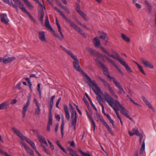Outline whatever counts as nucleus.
Masks as SVG:
<instances>
[{
    "label": "nucleus",
    "instance_id": "1",
    "mask_svg": "<svg viewBox=\"0 0 156 156\" xmlns=\"http://www.w3.org/2000/svg\"><path fill=\"white\" fill-rule=\"evenodd\" d=\"M60 47L63 51H64L66 54L69 55L74 61L73 62V67L77 71L80 72L82 75L85 77L86 79L89 82H91V80L90 77L87 75L82 70L79 65V61L77 58L76 56L72 52L70 51L67 49L62 45H60Z\"/></svg>",
    "mask_w": 156,
    "mask_h": 156
},
{
    "label": "nucleus",
    "instance_id": "2",
    "mask_svg": "<svg viewBox=\"0 0 156 156\" xmlns=\"http://www.w3.org/2000/svg\"><path fill=\"white\" fill-rule=\"evenodd\" d=\"M55 9L56 10L57 12H59L60 15L62 16V18L67 21L70 25L76 31H77L80 35L84 38L86 37V36L84 34L80 28L79 27L76 25L74 22L70 20V19L67 18L63 14V12L61 11L59 9L56 7H54Z\"/></svg>",
    "mask_w": 156,
    "mask_h": 156
},
{
    "label": "nucleus",
    "instance_id": "3",
    "mask_svg": "<svg viewBox=\"0 0 156 156\" xmlns=\"http://www.w3.org/2000/svg\"><path fill=\"white\" fill-rule=\"evenodd\" d=\"M89 82L90 83V84H89V86H90L91 85L93 86H94L97 90V91H96L94 88H92V90L96 95L98 96L96 97L97 101H101V99H102V98H101V95L103 93L101 91L100 88L95 83L94 80H91V82Z\"/></svg>",
    "mask_w": 156,
    "mask_h": 156
},
{
    "label": "nucleus",
    "instance_id": "4",
    "mask_svg": "<svg viewBox=\"0 0 156 156\" xmlns=\"http://www.w3.org/2000/svg\"><path fill=\"white\" fill-rule=\"evenodd\" d=\"M70 107V112L71 113V127H73L74 130L76 129V123L77 122L76 112L75 111H74L73 108L69 104Z\"/></svg>",
    "mask_w": 156,
    "mask_h": 156
},
{
    "label": "nucleus",
    "instance_id": "5",
    "mask_svg": "<svg viewBox=\"0 0 156 156\" xmlns=\"http://www.w3.org/2000/svg\"><path fill=\"white\" fill-rule=\"evenodd\" d=\"M115 59L119 61L121 65L124 66L128 72L132 73V72L130 67L119 55H117V57Z\"/></svg>",
    "mask_w": 156,
    "mask_h": 156
},
{
    "label": "nucleus",
    "instance_id": "6",
    "mask_svg": "<svg viewBox=\"0 0 156 156\" xmlns=\"http://www.w3.org/2000/svg\"><path fill=\"white\" fill-rule=\"evenodd\" d=\"M103 96L104 97L103 99L104 101H106L111 107H113V101L114 100V99L106 92L105 93Z\"/></svg>",
    "mask_w": 156,
    "mask_h": 156
},
{
    "label": "nucleus",
    "instance_id": "7",
    "mask_svg": "<svg viewBox=\"0 0 156 156\" xmlns=\"http://www.w3.org/2000/svg\"><path fill=\"white\" fill-rule=\"evenodd\" d=\"M98 32L100 39L103 41L105 44L106 45L108 40L107 34L101 31H99Z\"/></svg>",
    "mask_w": 156,
    "mask_h": 156
},
{
    "label": "nucleus",
    "instance_id": "8",
    "mask_svg": "<svg viewBox=\"0 0 156 156\" xmlns=\"http://www.w3.org/2000/svg\"><path fill=\"white\" fill-rule=\"evenodd\" d=\"M30 97H28L27 100V103L23 107L22 110V116L23 118H24L25 116L26 112L27 111V108L30 104Z\"/></svg>",
    "mask_w": 156,
    "mask_h": 156
},
{
    "label": "nucleus",
    "instance_id": "9",
    "mask_svg": "<svg viewBox=\"0 0 156 156\" xmlns=\"http://www.w3.org/2000/svg\"><path fill=\"white\" fill-rule=\"evenodd\" d=\"M141 60L143 64L146 67L150 69H153V66L149 61L147 60H144V58H142Z\"/></svg>",
    "mask_w": 156,
    "mask_h": 156
},
{
    "label": "nucleus",
    "instance_id": "10",
    "mask_svg": "<svg viewBox=\"0 0 156 156\" xmlns=\"http://www.w3.org/2000/svg\"><path fill=\"white\" fill-rule=\"evenodd\" d=\"M21 144L24 147L26 150L29 154L30 156H34L33 151L27 145L23 142H20Z\"/></svg>",
    "mask_w": 156,
    "mask_h": 156
},
{
    "label": "nucleus",
    "instance_id": "11",
    "mask_svg": "<svg viewBox=\"0 0 156 156\" xmlns=\"http://www.w3.org/2000/svg\"><path fill=\"white\" fill-rule=\"evenodd\" d=\"M102 71L103 72L104 74L107 77L109 78L110 79H112L113 80V82H114V81L116 80L115 79V78L114 77L111 76L108 72V70L107 69V68L105 67L102 69Z\"/></svg>",
    "mask_w": 156,
    "mask_h": 156
},
{
    "label": "nucleus",
    "instance_id": "12",
    "mask_svg": "<svg viewBox=\"0 0 156 156\" xmlns=\"http://www.w3.org/2000/svg\"><path fill=\"white\" fill-rule=\"evenodd\" d=\"M0 18L1 21L2 23L6 24L8 23L9 20L6 14L1 13L0 15Z\"/></svg>",
    "mask_w": 156,
    "mask_h": 156
},
{
    "label": "nucleus",
    "instance_id": "13",
    "mask_svg": "<svg viewBox=\"0 0 156 156\" xmlns=\"http://www.w3.org/2000/svg\"><path fill=\"white\" fill-rule=\"evenodd\" d=\"M120 109V112L123 115L131 120H133L132 118L128 115L127 111L123 106L121 107Z\"/></svg>",
    "mask_w": 156,
    "mask_h": 156
},
{
    "label": "nucleus",
    "instance_id": "14",
    "mask_svg": "<svg viewBox=\"0 0 156 156\" xmlns=\"http://www.w3.org/2000/svg\"><path fill=\"white\" fill-rule=\"evenodd\" d=\"M114 83L116 87L119 89V94H122V93H123V94H125L126 92L124 90L123 88L120 85L119 83L116 80L114 81Z\"/></svg>",
    "mask_w": 156,
    "mask_h": 156
},
{
    "label": "nucleus",
    "instance_id": "15",
    "mask_svg": "<svg viewBox=\"0 0 156 156\" xmlns=\"http://www.w3.org/2000/svg\"><path fill=\"white\" fill-rule=\"evenodd\" d=\"M100 48L103 52H104L106 54H107L108 56H109L110 57H112L115 59L116 57H117V55H119L118 53L116 52H114V53L115 54V55H110V54H109L108 51L102 47L101 46L100 47Z\"/></svg>",
    "mask_w": 156,
    "mask_h": 156
},
{
    "label": "nucleus",
    "instance_id": "16",
    "mask_svg": "<svg viewBox=\"0 0 156 156\" xmlns=\"http://www.w3.org/2000/svg\"><path fill=\"white\" fill-rule=\"evenodd\" d=\"M38 37L42 42L46 41L44 32L43 31H40L38 32Z\"/></svg>",
    "mask_w": 156,
    "mask_h": 156
},
{
    "label": "nucleus",
    "instance_id": "17",
    "mask_svg": "<svg viewBox=\"0 0 156 156\" xmlns=\"http://www.w3.org/2000/svg\"><path fill=\"white\" fill-rule=\"evenodd\" d=\"M12 129L14 131V133L20 138H21L22 140H23L25 139L24 136H23V134L21 133L17 129H16L14 127H12Z\"/></svg>",
    "mask_w": 156,
    "mask_h": 156
},
{
    "label": "nucleus",
    "instance_id": "18",
    "mask_svg": "<svg viewBox=\"0 0 156 156\" xmlns=\"http://www.w3.org/2000/svg\"><path fill=\"white\" fill-rule=\"evenodd\" d=\"M12 129L14 131V133L20 138H21L22 140H23L25 139L24 136H23V134L21 133L17 129H16L14 127H12Z\"/></svg>",
    "mask_w": 156,
    "mask_h": 156
},
{
    "label": "nucleus",
    "instance_id": "19",
    "mask_svg": "<svg viewBox=\"0 0 156 156\" xmlns=\"http://www.w3.org/2000/svg\"><path fill=\"white\" fill-rule=\"evenodd\" d=\"M129 134L130 136H132L134 134H135L137 136L139 135L138 129L136 128H133L132 129V132L130 131H129Z\"/></svg>",
    "mask_w": 156,
    "mask_h": 156
},
{
    "label": "nucleus",
    "instance_id": "20",
    "mask_svg": "<svg viewBox=\"0 0 156 156\" xmlns=\"http://www.w3.org/2000/svg\"><path fill=\"white\" fill-rule=\"evenodd\" d=\"M15 2V3L16 4V5L17 6H18L22 10H23V8H25V7H24L22 3L19 0H13Z\"/></svg>",
    "mask_w": 156,
    "mask_h": 156
},
{
    "label": "nucleus",
    "instance_id": "21",
    "mask_svg": "<svg viewBox=\"0 0 156 156\" xmlns=\"http://www.w3.org/2000/svg\"><path fill=\"white\" fill-rule=\"evenodd\" d=\"M113 106H114V105H115V107H114L117 109H119V110L121 108V107L122 106L117 100L115 101L114 100V101H113Z\"/></svg>",
    "mask_w": 156,
    "mask_h": 156
},
{
    "label": "nucleus",
    "instance_id": "22",
    "mask_svg": "<svg viewBox=\"0 0 156 156\" xmlns=\"http://www.w3.org/2000/svg\"><path fill=\"white\" fill-rule=\"evenodd\" d=\"M44 16V13L43 9L41 10L40 13L38 15V18L40 21L43 23V19Z\"/></svg>",
    "mask_w": 156,
    "mask_h": 156
},
{
    "label": "nucleus",
    "instance_id": "23",
    "mask_svg": "<svg viewBox=\"0 0 156 156\" xmlns=\"http://www.w3.org/2000/svg\"><path fill=\"white\" fill-rule=\"evenodd\" d=\"M38 138L39 140V141L41 142V143L42 144H44L47 145V144L45 138L44 137L42 136H39L38 137Z\"/></svg>",
    "mask_w": 156,
    "mask_h": 156
},
{
    "label": "nucleus",
    "instance_id": "24",
    "mask_svg": "<svg viewBox=\"0 0 156 156\" xmlns=\"http://www.w3.org/2000/svg\"><path fill=\"white\" fill-rule=\"evenodd\" d=\"M67 150L69 151V154L72 156H79L76 154V151L73 150L70 148H68Z\"/></svg>",
    "mask_w": 156,
    "mask_h": 156
},
{
    "label": "nucleus",
    "instance_id": "25",
    "mask_svg": "<svg viewBox=\"0 0 156 156\" xmlns=\"http://www.w3.org/2000/svg\"><path fill=\"white\" fill-rule=\"evenodd\" d=\"M98 37H95L93 39V42L96 47L100 46V41L98 40Z\"/></svg>",
    "mask_w": 156,
    "mask_h": 156
},
{
    "label": "nucleus",
    "instance_id": "26",
    "mask_svg": "<svg viewBox=\"0 0 156 156\" xmlns=\"http://www.w3.org/2000/svg\"><path fill=\"white\" fill-rule=\"evenodd\" d=\"M76 11L84 20H87V19L86 17V15L83 12L80 10L76 9Z\"/></svg>",
    "mask_w": 156,
    "mask_h": 156
},
{
    "label": "nucleus",
    "instance_id": "27",
    "mask_svg": "<svg viewBox=\"0 0 156 156\" xmlns=\"http://www.w3.org/2000/svg\"><path fill=\"white\" fill-rule=\"evenodd\" d=\"M85 95L86 96V97L87 98H88V100H89V101L90 102V104H91V105L93 107V108H94V109L95 110V111L96 112H97V108L95 107V106L94 105L93 103H92V101H91V100L90 99V98L89 97L88 94H87L86 93L85 94Z\"/></svg>",
    "mask_w": 156,
    "mask_h": 156
},
{
    "label": "nucleus",
    "instance_id": "28",
    "mask_svg": "<svg viewBox=\"0 0 156 156\" xmlns=\"http://www.w3.org/2000/svg\"><path fill=\"white\" fill-rule=\"evenodd\" d=\"M98 78L103 83L105 86L107 87H108L110 86L109 84L107 82V81L104 80L101 77L99 76L98 77Z\"/></svg>",
    "mask_w": 156,
    "mask_h": 156
},
{
    "label": "nucleus",
    "instance_id": "29",
    "mask_svg": "<svg viewBox=\"0 0 156 156\" xmlns=\"http://www.w3.org/2000/svg\"><path fill=\"white\" fill-rule=\"evenodd\" d=\"M121 37L123 40L127 42H129L130 40L129 38L127 37L124 34H121Z\"/></svg>",
    "mask_w": 156,
    "mask_h": 156
},
{
    "label": "nucleus",
    "instance_id": "30",
    "mask_svg": "<svg viewBox=\"0 0 156 156\" xmlns=\"http://www.w3.org/2000/svg\"><path fill=\"white\" fill-rule=\"evenodd\" d=\"M95 61L98 67L101 68L102 69L105 67V66L98 60L96 59Z\"/></svg>",
    "mask_w": 156,
    "mask_h": 156
},
{
    "label": "nucleus",
    "instance_id": "31",
    "mask_svg": "<svg viewBox=\"0 0 156 156\" xmlns=\"http://www.w3.org/2000/svg\"><path fill=\"white\" fill-rule=\"evenodd\" d=\"M64 120L63 118H62V122L61 126V134L62 135V137L63 136V131H64Z\"/></svg>",
    "mask_w": 156,
    "mask_h": 156
},
{
    "label": "nucleus",
    "instance_id": "32",
    "mask_svg": "<svg viewBox=\"0 0 156 156\" xmlns=\"http://www.w3.org/2000/svg\"><path fill=\"white\" fill-rule=\"evenodd\" d=\"M87 115L88 116V118H89L91 123L93 124L94 130H95V124L91 116L90 115L88 114Z\"/></svg>",
    "mask_w": 156,
    "mask_h": 156
},
{
    "label": "nucleus",
    "instance_id": "33",
    "mask_svg": "<svg viewBox=\"0 0 156 156\" xmlns=\"http://www.w3.org/2000/svg\"><path fill=\"white\" fill-rule=\"evenodd\" d=\"M3 109H7L9 108V101L2 103Z\"/></svg>",
    "mask_w": 156,
    "mask_h": 156
},
{
    "label": "nucleus",
    "instance_id": "34",
    "mask_svg": "<svg viewBox=\"0 0 156 156\" xmlns=\"http://www.w3.org/2000/svg\"><path fill=\"white\" fill-rule=\"evenodd\" d=\"M51 30L53 33V34L55 37L58 38L60 41H62L63 40L64 37H60L53 29L52 30Z\"/></svg>",
    "mask_w": 156,
    "mask_h": 156
},
{
    "label": "nucleus",
    "instance_id": "35",
    "mask_svg": "<svg viewBox=\"0 0 156 156\" xmlns=\"http://www.w3.org/2000/svg\"><path fill=\"white\" fill-rule=\"evenodd\" d=\"M100 55L101 57L103 58H105L108 62L111 63L112 64L114 62L110 58H109L106 55H103L102 54H100Z\"/></svg>",
    "mask_w": 156,
    "mask_h": 156
},
{
    "label": "nucleus",
    "instance_id": "36",
    "mask_svg": "<svg viewBox=\"0 0 156 156\" xmlns=\"http://www.w3.org/2000/svg\"><path fill=\"white\" fill-rule=\"evenodd\" d=\"M105 126L107 129L108 131L111 133V135L113 136L114 135V133L112 130L111 128L110 127L109 125L108 124V123L105 125Z\"/></svg>",
    "mask_w": 156,
    "mask_h": 156
},
{
    "label": "nucleus",
    "instance_id": "37",
    "mask_svg": "<svg viewBox=\"0 0 156 156\" xmlns=\"http://www.w3.org/2000/svg\"><path fill=\"white\" fill-rule=\"evenodd\" d=\"M56 144L59 147L62 151L64 153L68 154L65 149L60 145L58 141H57L56 142Z\"/></svg>",
    "mask_w": 156,
    "mask_h": 156
},
{
    "label": "nucleus",
    "instance_id": "38",
    "mask_svg": "<svg viewBox=\"0 0 156 156\" xmlns=\"http://www.w3.org/2000/svg\"><path fill=\"white\" fill-rule=\"evenodd\" d=\"M108 89H109V90L110 93L112 94L114 97H115L116 98H118V96L116 95L114 92L113 90L112 89L111 87L109 86L108 87Z\"/></svg>",
    "mask_w": 156,
    "mask_h": 156
},
{
    "label": "nucleus",
    "instance_id": "39",
    "mask_svg": "<svg viewBox=\"0 0 156 156\" xmlns=\"http://www.w3.org/2000/svg\"><path fill=\"white\" fill-rule=\"evenodd\" d=\"M112 65L116 69L119 71V72L122 74V75H123V73L121 70L119 68L117 65L114 62L112 64Z\"/></svg>",
    "mask_w": 156,
    "mask_h": 156
},
{
    "label": "nucleus",
    "instance_id": "40",
    "mask_svg": "<svg viewBox=\"0 0 156 156\" xmlns=\"http://www.w3.org/2000/svg\"><path fill=\"white\" fill-rule=\"evenodd\" d=\"M112 65L116 69L119 71V72L122 74V75H123V73L121 70L119 68L117 65L114 62L112 64Z\"/></svg>",
    "mask_w": 156,
    "mask_h": 156
},
{
    "label": "nucleus",
    "instance_id": "41",
    "mask_svg": "<svg viewBox=\"0 0 156 156\" xmlns=\"http://www.w3.org/2000/svg\"><path fill=\"white\" fill-rule=\"evenodd\" d=\"M145 149V141L144 140H143L142 144V146L140 149V154H141L144 151Z\"/></svg>",
    "mask_w": 156,
    "mask_h": 156
},
{
    "label": "nucleus",
    "instance_id": "42",
    "mask_svg": "<svg viewBox=\"0 0 156 156\" xmlns=\"http://www.w3.org/2000/svg\"><path fill=\"white\" fill-rule=\"evenodd\" d=\"M79 151L81 154L82 156H91V155L90 154L84 152L80 149L79 150Z\"/></svg>",
    "mask_w": 156,
    "mask_h": 156
},
{
    "label": "nucleus",
    "instance_id": "43",
    "mask_svg": "<svg viewBox=\"0 0 156 156\" xmlns=\"http://www.w3.org/2000/svg\"><path fill=\"white\" fill-rule=\"evenodd\" d=\"M41 109L40 107H37L35 109V113L37 115H39L41 113Z\"/></svg>",
    "mask_w": 156,
    "mask_h": 156
},
{
    "label": "nucleus",
    "instance_id": "44",
    "mask_svg": "<svg viewBox=\"0 0 156 156\" xmlns=\"http://www.w3.org/2000/svg\"><path fill=\"white\" fill-rule=\"evenodd\" d=\"M45 25L47 28L49 29L50 30H52V28L50 25L49 21H45Z\"/></svg>",
    "mask_w": 156,
    "mask_h": 156
},
{
    "label": "nucleus",
    "instance_id": "45",
    "mask_svg": "<svg viewBox=\"0 0 156 156\" xmlns=\"http://www.w3.org/2000/svg\"><path fill=\"white\" fill-rule=\"evenodd\" d=\"M138 68L139 69V70L144 75H146L144 71V70L142 66L140 65H138Z\"/></svg>",
    "mask_w": 156,
    "mask_h": 156
},
{
    "label": "nucleus",
    "instance_id": "46",
    "mask_svg": "<svg viewBox=\"0 0 156 156\" xmlns=\"http://www.w3.org/2000/svg\"><path fill=\"white\" fill-rule=\"evenodd\" d=\"M34 102L35 103L37 107H40L41 106L40 104L38 102V101L37 100V99L36 98H34Z\"/></svg>",
    "mask_w": 156,
    "mask_h": 156
},
{
    "label": "nucleus",
    "instance_id": "47",
    "mask_svg": "<svg viewBox=\"0 0 156 156\" xmlns=\"http://www.w3.org/2000/svg\"><path fill=\"white\" fill-rule=\"evenodd\" d=\"M23 10L22 11L23 12H25L30 17V18H31L32 20H34V18H33V17L31 16V15H30V14L29 13L26 9V8H23Z\"/></svg>",
    "mask_w": 156,
    "mask_h": 156
},
{
    "label": "nucleus",
    "instance_id": "48",
    "mask_svg": "<svg viewBox=\"0 0 156 156\" xmlns=\"http://www.w3.org/2000/svg\"><path fill=\"white\" fill-rule=\"evenodd\" d=\"M0 153L2 154L5 155V156H11V155H9L7 153L5 152L2 151L0 149Z\"/></svg>",
    "mask_w": 156,
    "mask_h": 156
},
{
    "label": "nucleus",
    "instance_id": "49",
    "mask_svg": "<svg viewBox=\"0 0 156 156\" xmlns=\"http://www.w3.org/2000/svg\"><path fill=\"white\" fill-rule=\"evenodd\" d=\"M100 116H101L97 112L96 113L95 116L94 117L95 119L98 122V119L100 118Z\"/></svg>",
    "mask_w": 156,
    "mask_h": 156
},
{
    "label": "nucleus",
    "instance_id": "50",
    "mask_svg": "<svg viewBox=\"0 0 156 156\" xmlns=\"http://www.w3.org/2000/svg\"><path fill=\"white\" fill-rule=\"evenodd\" d=\"M62 8L68 14L70 13V11L67 8L63 6H62Z\"/></svg>",
    "mask_w": 156,
    "mask_h": 156
},
{
    "label": "nucleus",
    "instance_id": "51",
    "mask_svg": "<svg viewBox=\"0 0 156 156\" xmlns=\"http://www.w3.org/2000/svg\"><path fill=\"white\" fill-rule=\"evenodd\" d=\"M65 114L66 118L67 119L68 121H69L70 119L69 112H65Z\"/></svg>",
    "mask_w": 156,
    "mask_h": 156
},
{
    "label": "nucleus",
    "instance_id": "52",
    "mask_svg": "<svg viewBox=\"0 0 156 156\" xmlns=\"http://www.w3.org/2000/svg\"><path fill=\"white\" fill-rule=\"evenodd\" d=\"M99 119L101 121L104 125L105 126V125L107 123L101 116H100Z\"/></svg>",
    "mask_w": 156,
    "mask_h": 156
},
{
    "label": "nucleus",
    "instance_id": "53",
    "mask_svg": "<svg viewBox=\"0 0 156 156\" xmlns=\"http://www.w3.org/2000/svg\"><path fill=\"white\" fill-rule=\"evenodd\" d=\"M112 107L113 108V109L114 110V111L115 112L117 116H118L119 115L118 112V111L119 110V109H117L116 108H115L114 107V106H113V107Z\"/></svg>",
    "mask_w": 156,
    "mask_h": 156
},
{
    "label": "nucleus",
    "instance_id": "54",
    "mask_svg": "<svg viewBox=\"0 0 156 156\" xmlns=\"http://www.w3.org/2000/svg\"><path fill=\"white\" fill-rule=\"evenodd\" d=\"M3 62L5 64L10 62L9 58L5 59L3 58Z\"/></svg>",
    "mask_w": 156,
    "mask_h": 156
},
{
    "label": "nucleus",
    "instance_id": "55",
    "mask_svg": "<svg viewBox=\"0 0 156 156\" xmlns=\"http://www.w3.org/2000/svg\"><path fill=\"white\" fill-rule=\"evenodd\" d=\"M88 51L92 55H93L95 52V51L94 50L90 48L88 49Z\"/></svg>",
    "mask_w": 156,
    "mask_h": 156
},
{
    "label": "nucleus",
    "instance_id": "56",
    "mask_svg": "<svg viewBox=\"0 0 156 156\" xmlns=\"http://www.w3.org/2000/svg\"><path fill=\"white\" fill-rule=\"evenodd\" d=\"M107 118L108 119L109 122L111 123L112 124L114 122V121L111 119V118L109 115H107Z\"/></svg>",
    "mask_w": 156,
    "mask_h": 156
},
{
    "label": "nucleus",
    "instance_id": "57",
    "mask_svg": "<svg viewBox=\"0 0 156 156\" xmlns=\"http://www.w3.org/2000/svg\"><path fill=\"white\" fill-rule=\"evenodd\" d=\"M61 100V98H60L58 99L57 101H56V106L58 108H59L58 104H59V103L60 101Z\"/></svg>",
    "mask_w": 156,
    "mask_h": 156
},
{
    "label": "nucleus",
    "instance_id": "58",
    "mask_svg": "<svg viewBox=\"0 0 156 156\" xmlns=\"http://www.w3.org/2000/svg\"><path fill=\"white\" fill-rule=\"evenodd\" d=\"M138 136H139L140 137V140H139V143H140V144H141V143L142 139L143 138V136L140 133L139 135H138Z\"/></svg>",
    "mask_w": 156,
    "mask_h": 156
},
{
    "label": "nucleus",
    "instance_id": "59",
    "mask_svg": "<svg viewBox=\"0 0 156 156\" xmlns=\"http://www.w3.org/2000/svg\"><path fill=\"white\" fill-rule=\"evenodd\" d=\"M3 1L5 3L8 4L10 6H11L12 3H13L12 1L10 2L9 0H3Z\"/></svg>",
    "mask_w": 156,
    "mask_h": 156
},
{
    "label": "nucleus",
    "instance_id": "60",
    "mask_svg": "<svg viewBox=\"0 0 156 156\" xmlns=\"http://www.w3.org/2000/svg\"><path fill=\"white\" fill-rule=\"evenodd\" d=\"M55 97V95H54L51 97L50 101V104H53L54 100Z\"/></svg>",
    "mask_w": 156,
    "mask_h": 156
},
{
    "label": "nucleus",
    "instance_id": "61",
    "mask_svg": "<svg viewBox=\"0 0 156 156\" xmlns=\"http://www.w3.org/2000/svg\"><path fill=\"white\" fill-rule=\"evenodd\" d=\"M42 146V147L43 148H44V151L48 154H49V152L48 151V150L46 149V148L45 147V146L43 145H41Z\"/></svg>",
    "mask_w": 156,
    "mask_h": 156
},
{
    "label": "nucleus",
    "instance_id": "62",
    "mask_svg": "<svg viewBox=\"0 0 156 156\" xmlns=\"http://www.w3.org/2000/svg\"><path fill=\"white\" fill-rule=\"evenodd\" d=\"M11 6H12L13 7L15 8L16 9L17 11H18V9L17 8V5H16L15 4H13V3H12V5H11Z\"/></svg>",
    "mask_w": 156,
    "mask_h": 156
},
{
    "label": "nucleus",
    "instance_id": "63",
    "mask_svg": "<svg viewBox=\"0 0 156 156\" xmlns=\"http://www.w3.org/2000/svg\"><path fill=\"white\" fill-rule=\"evenodd\" d=\"M58 31L59 32L61 37H64V35L62 32L61 27H58Z\"/></svg>",
    "mask_w": 156,
    "mask_h": 156
},
{
    "label": "nucleus",
    "instance_id": "64",
    "mask_svg": "<svg viewBox=\"0 0 156 156\" xmlns=\"http://www.w3.org/2000/svg\"><path fill=\"white\" fill-rule=\"evenodd\" d=\"M64 110L65 112H69L68 111V107L67 105H64Z\"/></svg>",
    "mask_w": 156,
    "mask_h": 156
}]
</instances>
